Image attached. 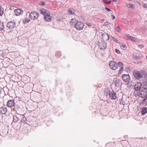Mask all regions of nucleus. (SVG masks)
<instances>
[{"label":"nucleus","mask_w":147,"mask_h":147,"mask_svg":"<svg viewBox=\"0 0 147 147\" xmlns=\"http://www.w3.org/2000/svg\"><path fill=\"white\" fill-rule=\"evenodd\" d=\"M109 65L110 68L113 70H115L117 68V66L120 67L118 74H121L123 71V65L121 62H118L117 64L114 61H111L109 63Z\"/></svg>","instance_id":"1"},{"label":"nucleus","mask_w":147,"mask_h":147,"mask_svg":"<svg viewBox=\"0 0 147 147\" xmlns=\"http://www.w3.org/2000/svg\"><path fill=\"white\" fill-rule=\"evenodd\" d=\"M144 72V70L140 71L135 70L133 72V75L136 79L139 80L143 77V74Z\"/></svg>","instance_id":"2"},{"label":"nucleus","mask_w":147,"mask_h":147,"mask_svg":"<svg viewBox=\"0 0 147 147\" xmlns=\"http://www.w3.org/2000/svg\"><path fill=\"white\" fill-rule=\"evenodd\" d=\"M74 26L77 30H81L83 29L84 24L82 22L77 21L74 23Z\"/></svg>","instance_id":"3"},{"label":"nucleus","mask_w":147,"mask_h":147,"mask_svg":"<svg viewBox=\"0 0 147 147\" xmlns=\"http://www.w3.org/2000/svg\"><path fill=\"white\" fill-rule=\"evenodd\" d=\"M39 14L36 11H33L31 12L29 15V17L32 20H36L38 17Z\"/></svg>","instance_id":"4"},{"label":"nucleus","mask_w":147,"mask_h":147,"mask_svg":"<svg viewBox=\"0 0 147 147\" xmlns=\"http://www.w3.org/2000/svg\"><path fill=\"white\" fill-rule=\"evenodd\" d=\"M134 94L136 96H139L141 98H144L147 95V93L140 90L138 93H137V92H136V91L134 92Z\"/></svg>","instance_id":"5"},{"label":"nucleus","mask_w":147,"mask_h":147,"mask_svg":"<svg viewBox=\"0 0 147 147\" xmlns=\"http://www.w3.org/2000/svg\"><path fill=\"white\" fill-rule=\"evenodd\" d=\"M16 26V23L15 22L11 21L7 23V27L9 29H12L15 27Z\"/></svg>","instance_id":"6"},{"label":"nucleus","mask_w":147,"mask_h":147,"mask_svg":"<svg viewBox=\"0 0 147 147\" xmlns=\"http://www.w3.org/2000/svg\"><path fill=\"white\" fill-rule=\"evenodd\" d=\"M142 84L140 82H137L136 83L134 86V89L137 92L140 90L142 86Z\"/></svg>","instance_id":"7"},{"label":"nucleus","mask_w":147,"mask_h":147,"mask_svg":"<svg viewBox=\"0 0 147 147\" xmlns=\"http://www.w3.org/2000/svg\"><path fill=\"white\" fill-rule=\"evenodd\" d=\"M44 19L46 21L49 22L51 21L52 20V17L50 16V12H48L47 13L45 14Z\"/></svg>","instance_id":"8"},{"label":"nucleus","mask_w":147,"mask_h":147,"mask_svg":"<svg viewBox=\"0 0 147 147\" xmlns=\"http://www.w3.org/2000/svg\"><path fill=\"white\" fill-rule=\"evenodd\" d=\"M122 79L125 82H128L130 78L129 76V74H123L122 76Z\"/></svg>","instance_id":"9"},{"label":"nucleus","mask_w":147,"mask_h":147,"mask_svg":"<svg viewBox=\"0 0 147 147\" xmlns=\"http://www.w3.org/2000/svg\"><path fill=\"white\" fill-rule=\"evenodd\" d=\"M23 11L21 9H18L14 10L15 15L17 16H19L22 13Z\"/></svg>","instance_id":"10"},{"label":"nucleus","mask_w":147,"mask_h":147,"mask_svg":"<svg viewBox=\"0 0 147 147\" xmlns=\"http://www.w3.org/2000/svg\"><path fill=\"white\" fill-rule=\"evenodd\" d=\"M14 102L13 100H9L7 103V105L9 107H11L14 105Z\"/></svg>","instance_id":"11"},{"label":"nucleus","mask_w":147,"mask_h":147,"mask_svg":"<svg viewBox=\"0 0 147 147\" xmlns=\"http://www.w3.org/2000/svg\"><path fill=\"white\" fill-rule=\"evenodd\" d=\"M109 96L111 99L112 100H115L117 98L115 93L113 91L111 92Z\"/></svg>","instance_id":"12"},{"label":"nucleus","mask_w":147,"mask_h":147,"mask_svg":"<svg viewBox=\"0 0 147 147\" xmlns=\"http://www.w3.org/2000/svg\"><path fill=\"white\" fill-rule=\"evenodd\" d=\"M20 115L18 114L17 115H14L13 117V121L15 123L17 122L18 120H20Z\"/></svg>","instance_id":"13"},{"label":"nucleus","mask_w":147,"mask_h":147,"mask_svg":"<svg viewBox=\"0 0 147 147\" xmlns=\"http://www.w3.org/2000/svg\"><path fill=\"white\" fill-rule=\"evenodd\" d=\"M7 111L6 108L2 107L0 108V112L2 114H5L7 112Z\"/></svg>","instance_id":"14"},{"label":"nucleus","mask_w":147,"mask_h":147,"mask_svg":"<svg viewBox=\"0 0 147 147\" xmlns=\"http://www.w3.org/2000/svg\"><path fill=\"white\" fill-rule=\"evenodd\" d=\"M126 6L128 8L132 9H134L135 8V5L133 4L126 3Z\"/></svg>","instance_id":"15"},{"label":"nucleus","mask_w":147,"mask_h":147,"mask_svg":"<svg viewBox=\"0 0 147 147\" xmlns=\"http://www.w3.org/2000/svg\"><path fill=\"white\" fill-rule=\"evenodd\" d=\"M102 38L106 40H108L109 39V36L107 34H102Z\"/></svg>","instance_id":"16"},{"label":"nucleus","mask_w":147,"mask_h":147,"mask_svg":"<svg viewBox=\"0 0 147 147\" xmlns=\"http://www.w3.org/2000/svg\"><path fill=\"white\" fill-rule=\"evenodd\" d=\"M20 120L22 122H25L26 120V118L23 115H20Z\"/></svg>","instance_id":"17"},{"label":"nucleus","mask_w":147,"mask_h":147,"mask_svg":"<svg viewBox=\"0 0 147 147\" xmlns=\"http://www.w3.org/2000/svg\"><path fill=\"white\" fill-rule=\"evenodd\" d=\"M40 11L41 14L44 15V16L45 14H46L48 13V12H49L45 9H40Z\"/></svg>","instance_id":"18"},{"label":"nucleus","mask_w":147,"mask_h":147,"mask_svg":"<svg viewBox=\"0 0 147 147\" xmlns=\"http://www.w3.org/2000/svg\"><path fill=\"white\" fill-rule=\"evenodd\" d=\"M147 112V108L146 107H143L142 109L141 113L144 115Z\"/></svg>","instance_id":"19"},{"label":"nucleus","mask_w":147,"mask_h":147,"mask_svg":"<svg viewBox=\"0 0 147 147\" xmlns=\"http://www.w3.org/2000/svg\"><path fill=\"white\" fill-rule=\"evenodd\" d=\"M140 90L142 91H143L144 92H146V93H147V86L144 85L141 88V89Z\"/></svg>","instance_id":"20"},{"label":"nucleus","mask_w":147,"mask_h":147,"mask_svg":"<svg viewBox=\"0 0 147 147\" xmlns=\"http://www.w3.org/2000/svg\"><path fill=\"white\" fill-rule=\"evenodd\" d=\"M68 11L69 13L71 14L74 13L75 12L74 10L73 9L69 8L68 9Z\"/></svg>","instance_id":"21"},{"label":"nucleus","mask_w":147,"mask_h":147,"mask_svg":"<svg viewBox=\"0 0 147 147\" xmlns=\"http://www.w3.org/2000/svg\"><path fill=\"white\" fill-rule=\"evenodd\" d=\"M3 13L4 9L1 6H0V16H2Z\"/></svg>","instance_id":"22"},{"label":"nucleus","mask_w":147,"mask_h":147,"mask_svg":"<svg viewBox=\"0 0 147 147\" xmlns=\"http://www.w3.org/2000/svg\"><path fill=\"white\" fill-rule=\"evenodd\" d=\"M142 82L144 85L146 86L147 85V78H145L144 77V78L142 80Z\"/></svg>","instance_id":"23"},{"label":"nucleus","mask_w":147,"mask_h":147,"mask_svg":"<svg viewBox=\"0 0 147 147\" xmlns=\"http://www.w3.org/2000/svg\"><path fill=\"white\" fill-rule=\"evenodd\" d=\"M30 20L28 18H26L23 20V22L24 24H26Z\"/></svg>","instance_id":"24"},{"label":"nucleus","mask_w":147,"mask_h":147,"mask_svg":"<svg viewBox=\"0 0 147 147\" xmlns=\"http://www.w3.org/2000/svg\"><path fill=\"white\" fill-rule=\"evenodd\" d=\"M143 103L144 104H147V95L143 100Z\"/></svg>","instance_id":"25"},{"label":"nucleus","mask_w":147,"mask_h":147,"mask_svg":"<svg viewBox=\"0 0 147 147\" xmlns=\"http://www.w3.org/2000/svg\"><path fill=\"white\" fill-rule=\"evenodd\" d=\"M4 28L3 23V22L0 23V30H2Z\"/></svg>","instance_id":"26"},{"label":"nucleus","mask_w":147,"mask_h":147,"mask_svg":"<svg viewBox=\"0 0 147 147\" xmlns=\"http://www.w3.org/2000/svg\"><path fill=\"white\" fill-rule=\"evenodd\" d=\"M76 21V20L75 19H71V20H70V22H69V23H70V24L71 25H72L74 23H75V21Z\"/></svg>","instance_id":"27"},{"label":"nucleus","mask_w":147,"mask_h":147,"mask_svg":"<svg viewBox=\"0 0 147 147\" xmlns=\"http://www.w3.org/2000/svg\"><path fill=\"white\" fill-rule=\"evenodd\" d=\"M103 1L104 3H106L107 4H109L111 3V1H108L107 0H103Z\"/></svg>","instance_id":"28"},{"label":"nucleus","mask_w":147,"mask_h":147,"mask_svg":"<svg viewBox=\"0 0 147 147\" xmlns=\"http://www.w3.org/2000/svg\"><path fill=\"white\" fill-rule=\"evenodd\" d=\"M129 38H130L131 40L133 41H135L137 40L136 38L133 37L129 36Z\"/></svg>","instance_id":"29"},{"label":"nucleus","mask_w":147,"mask_h":147,"mask_svg":"<svg viewBox=\"0 0 147 147\" xmlns=\"http://www.w3.org/2000/svg\"><path fill=\"white\" fill-rule=\"evenodd\" d=\"M121 47L123 50H125L127 48V46L125 45H123L121 46Z\"/></svg>","instance_id":"30"},{"label":"nucleus","mask_w":147,"mask_h":147,"mask_svg":"<svg viewBox=\"0 0 147 147\" xmlns=\"http://www.w3.org/2000/svg\"><path fill=\"white\" fill-rule=\"evenodd\" d=\"M112 39L113 40L116 42L117 43H119L120 42L119 40H117V39H116L115 38L112 37Z\"/></svg>","instance_id":"31"},{"label":"nucleus","mask_w":147,"mask_h":147,"mask_svg":"<svg viewBox=\"0 0 147 147\" xmlns=\"http://www.w3.org/2000/svg\"><path fill=\"white\" fill-rule=\"evenodd\" d=\"M111 92H110L109 90L107 91V92H106L105 93V94H106V96H107L108 95H109L110 96V94L111 93Z\"/></svg>","instance_id":"32"},{"label":"nucleus","mask_w":147,"mask_h":147,"mask_svg":"<svg viewBox=\"0 0 147 147\" xmlns=\"http://www.w3.org/2000/svg\"><path fill=\"white\" fill-rule=\"evenodd\" d=\"M116 31L117 32H119L120 30V28L119 26H118L116 29Z\"/></svg>","instance_id":"33"},{"label":"nucleus","mask_w":147,"mask_h":147,"mask_svg":"<svg viewBox=\"0 0 147 147\" xmlns=\"http://www.w3.org/2000/svg\"><path fill=\"white\" fill-rule=\"evenodd\" d=\"M105 9L107 10V12H109L111 11L112 13V12H113V11L111 10L110 9H109L106 7H105Z\"/></svg>","instance_id":"34"},{"label":"nucleus","mask_w":147,"mask_h":147,"mask_svg":"<svg viewBox=\"0 0 147 147\" xmlns=\"http://www.w3.org/2000/svg\"><path fill=\"white\" fill-rule=\"evenodd\" d=\"M119 80L118 79H116L115 80V83L116 84V82H117V84L118 85H119L120 84V82H119Z\"/></svg>","instance_id":"35"},{"label":"nucleus","mask_w":147,"mask_h":147,"mask_svg":"<svg viewBox=\"0 0 147 147\" xmlns=\"http://www.w3.org/2000/svg\"><path fill=\"white\" fill-rule=\"evenodd\" d=\"M110 24L107 21L105 22L104 23L103 25L104 26L108 25Z\"/></svg>","instance_id":"36"},{"label":"nucleus","mask_w":147,"mask_h":147,"mask_svg":"<svg viewBox=\"0 0 147 147\" xmlns=\"http://www.w3.org/2000/svg\"><path fill=\"white\" fill-rule=\"evenodd\" d=\"M115 52L116 53H117L118 54H119L120 53V51L116 49H115Z\"/></svg>","instance_id":"37"},{"label":"nucleus","mask_w":147,"mask_h":147,"mask_svg":"<svg viewBox=\"0 0 147 147\" xmlns=\"http://www.w3.org/2000/svg\"><path fill=\"white\" fill-rule=\"evenodd\" d=\"M40 4L42 5H44L45 4V3L44 2L40 1Z\"/></svg>","instance_id":"38"},{"label":"nucleus","mask_w":147,"mask_h":147,"mask_svg":"<svg viewBox=\"0 0 147 147\" xmlns=\"http://www.w3.org/2000/svg\"><path fill=\"white\" fill-rule=\"evenodd\" d=\"M138 46L140 48H142L144 47V46L142 45H139Z\"/></svg>","instance_id":"39"},{"label":"nucleus","mask_w":147,"mask_h":147,"mask_svg":"<svg viewBox=\"0 0 147 147\" xmlns=\"http://www.w3.org/2000/svg\"><path fill=\"white\" fill-rule=\"evenodd\" d=\"M143 6L145 8H147V4H146V3H144L143 5Z\"/></svg>","instance_id":"40"},{"label":"nucleus","mask_w":147,"mask_h":147,"mask_svg":"<svg viewBox=\"0 0 147 147\" xmlns=\"http://www.w3.org/2000/svg\"><path fill=\"white\" fill-rule=\"evenodd\" d=\"M87 26H88V27L91 26V24L89 23H87L86 24Z\"/></svg>","instance_id":"41"},{"label":"nucleus","mask_w":147,"mask_h":147,"mask_svg":"<svg viewBox=\"0 0 147 147\" xmlns=\"http://www.w3.org/2000/svg\"><path fill=\"white\" fill-rule=\"evenodd\" d=\"M111 16L112 17L113 20H114V19H115V17L113 15H111Z\"/></svg>","instance_id":"42"},{"label":"nucleus","mask_w":147,"mask_h":147,"mask_svg":"<svg viewBox=\"0 0 147 147\" xmlns=\"http://www.w3.org/2000/svg\"><path fill=\"white\" fill-rule=\"evenodd\" d=\"M145 28L144 27H142L141 28V29L142 30H144V29Z\"/></svg>","instance_id":"43"},{"label":"nucleus","mask_w":147,"mask_h":147,"mask_svg":"<svg viewBox=\"0 0 147 147\" xmlns=\"http://www.w3.org/2000/svg\"><path fill=\"white\" fill-rule=\"evenodd\" d=\"M113 1H114V2H117V1L116 0H112Z\"/></svg>","instance_id":"44"},{"label":"nucleus","mask_w":147,"mask_h":147,"mask_svg":"<svg viewBox=\"0 0 147 147\" xmlns=\"http://www.w3.org/2000/svg\"><path fill=\"white\" fill-rule=\"evenodd\" d=\"M146 59H147V56H146Z\"/></svg>","instance_id":"45"},{"label":"nucleus","mask_w":147,"mask_h":147,"mask_svg":"<svg viewBox=\"0 0 147 147\" xmlns=\"http://www.w3.org/2000/svg\"><path fill=\"white\" fill-rule=\"evenodd\" d=\"M129 0L130 1H131V0Z\"/></svg>","instance_id":"46"}]
</instances>
